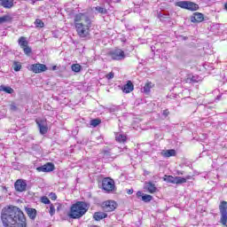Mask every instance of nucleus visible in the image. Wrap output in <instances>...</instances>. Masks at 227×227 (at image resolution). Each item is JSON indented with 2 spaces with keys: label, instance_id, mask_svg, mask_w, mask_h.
I'll use <instances>...</instances> for the list:
<instances>
[{
  "label": "nucleus",
  "instance_id": "dca6fc26",
  "mask_svg": "<svg viewBox=\"0 0 227 227\" xmlns=\"http://www.w3.org/2000/svg\"><path fill=\"white\" fill-rule=\"evenodd\" d=\"M26 213L32 221L36 219V209L31 207H26Z\"/></svg>",
  "mask_w": 227,
  "mask_h": 227
},
{
  "label": "nucleus",
  "instance_id": "f257e3e1",
  "mask_svg": "<svg viewBox=\"0 0 227 227\" xmlns=\"http://www.w3.org/2000/svg\"><path fill=\"white\" fill-rule=\"evenodd\" d=\"M4 227H26V216L20 208L17 207H9L1 215Z\"/></svg>",
  "mask_w": 227,
  "mask_h": 227
},
{
  "label": "nucleus",
  "instance_id": "b1692460",
  "mask_svg": "<svg viewBox=\"0 0 227 227\" xmlns=\"http://www.w3.org/2000/svg\"><path fill=\"white\" fill-rule=\"evenodd\" d=\"M1 5L4 8H12L13 7V0H4L3 3H1Z\"/></svg>",
  "mask_w": 227,
  "mask_h": 227
},
{
  "label": "nucleus",
  "instance_id": "aec40b11",
  "mask_svg": "<svg viewBox=\"0 0 227 227\" xmlns=\"http://www.w3.org/2000/svg\"><path fill=\"white\" fill-rule=\"evenodd\" d=\"M186 10H190L191 12H196V10H200V5L194 4V2L188 1Z\"/></svg>",
  "mask_w": 227,
  "mask_h": 227
},
{
  "label": "nucleus",
  "instance_id": "2f4dec72",
  "mask_svg": "<svg viewBox=\"0 0 227 227\" xmlns=\"http://www.w3.org/2000/svg\"><path fill=\"white\" fill-rule=\"evenodd\" d=\"M96 12H98V13L106 14V13H107V9H106L104 7L97 6Z\"/></svg>",
  "mask_w": 227,
  "mask_h": 227
},
{
  "label": "nucleus",
  "instance_id": "72a5a7b5",
  "mask_svg": "<svg viewBox=\"0 0 227 227\" xmlns=\"http://www.w3.org/2000/svg\"><path fill=\"white\" fill-rule=\"evenodd\" d=\"M22 49H23L24 54H26L27 56H29V54L33 52V51L31 50V47L29 46H25V48H22Z\"/></svg>",
  "mask_w": 227,
  "mask_h": 227
},
{
  "label": "nucleus",
  "instance_id": "4c0bfd02",
  "mask_svg": "<svg viewBox=\"0 0 227 227\" xmlns=\"http://www.w3.org/2000/svg\"><path fill=\"white\" fill-rule=\"evenodd\" d=\"M49 198H50V200H52L53 201H56V200H58V195H56V193H54V192H51L49 194Z\"/></svg>",
  "mask_w": 227,
  "mask_h": 227
},
{
  "label": "nucleus",
  "instance_id": "f704fd0d",
  "mask_svg": "<svg viewBox=\"0 0 227 227\" xmlns=\"http://www.w3.org/2000/svg\"><path fill=\"white\" fill-rule=\"evenodd\" d=\"M8 20H10V16L8 15L0 17V24H4V22H8Z\"/></svg>",
  "mask_w": 227,
  "mask_h": 227
},
{
  "label": "nucleus",
  "instance_id": "0eeeda50",
  "mask_svg": "<svg viewBox=\"0 0 227 227\" xmlns=\"http://www.w3.org/2000/svg\"><path fill=\"white\" fill-rule=\"evenodd\" d=\"M108 54L110 58L115 61H121V59H125V51L121 49L113 50Z\"/></svg>",
  "mask_w": 227,
  "mask_h": 227
},
{
  "label": "nucleus",
  "instance_id": "a211bd4d",
  "mask_svg": "<svg viewBox=\"0 0 227 227\" xmlns=\"http://www.w3.org/2000/svg\"><path fill=\"white\" fill-rule=\"evenodd\" d=\"M123 93H130L131 91H134V84H132V82L129 81L127 84H125L122 88Z\"/></svg>",
  "mask_w": 227,
  "mask_h": 227
},
{
  "label": "nucleus",
  "instance_id": "9d476101",
  "mask_svg": "<svg viewBox=\"0 0 227 227\" xmlns=\"http://www.w3.org/2000/svg\"><path fill=\"white\" fill-rule=\"evenodd\" d=\"M14 187L18 192H24V191H26V187H27V184L26 181L19 179L14 184Z\"/></svg>",
  "mask_w": 227,
  "mask_h": 227
},
{
  "label": "nucleus",
  "instance_id": "e433bc0d",
  "mask_svg": "<svg viewBox=\"0 0 227 227\" xmlns=\"http://www.w3.org/2000/svg\"><path fill=\"white\" fill-rule=\"evenodd\" d=\"M56 214V207L53 204L50 205V215H54Z\"/></svg>",
  "mask_w": 227,
  "mask_h": 227
},
{
  "label": "nucleus",
  "instance_id": "c9c22d12",
  "mask_svg": "<svg viewBox=\"0 0 227 227\" xmlns=\"http://www.w3.org/2000/svg\"><path fill=\"white\" fill-rule=\"evenodd\" d=\"M42 203H44V205H51V200L46 196L41 198Z\"/></svg>",
  "mask_w": 227,
  "mask_h": 227
},
{
  "label": "nucleus",
  "instance_id": "c03bdc74",
  "mask_svg": "<svg viewBox=\"0 0 227 227\" xmlns=\"http://www.w3.org/2000/svg\"><path fill=\"white\" fill-rule=\"evenodd\" d=\"M52 70H56V66H54V67H52Z\"/></svg>",
  "mask_w": 227,
  "mask_h": 227
},
{
  "label": "nucleus",
  "instance_id": "1a4fd4ad",
  "mask_svg": "<svg viewBox=\"0 0 227 227\" xmlns=\"http://www.w3.org/2000/svg\"><path fill=\"white\" fill-rule=\"evenodd\" d=\"M31 72L34 74H42V72H46L48 70L47 66L45 64H33L30 66Z\"/></svg>",
  "mask_w": 227,
  "mask_h": 227
},
{
  "label": "nucleus",
  "instance_id": "423d86ee",
  "mask_svg": "<svg viewBox=\"0 0 227 227\" xmlns=\"http://www.w3.org/2000/svg\"><path fill=\"white\" fill-rule=\"evenodd\" d=\"M102 187L106 192H114V189L116 188L114 180L110 177H105L102 181Z\"/></svg>",
  "mask_w": 227,
  "mask_h": 227
},
{
  "label": "nucleus",
  "instance_id": "4468645a",
  "mask_svg": "<svg viewBox=\"0 0 227 227\" xmlns=\"http://www.w3.org/2000/svg\"><path fill=\"white\" fill-rule=\"evenodd\" d=\"M162 157H165V159H168V157H175L176 155V151L175 149H169V150H163L161 152Z\"/></svg>",
  "mask_w": 227,
  "mask_h": 227
},
{
  "label": "nucleus",
  "instance_id": "393cba45",
  "mask_svg": "<svg viewBox=\"0 0 227 227\" xmlns=\"http://www.w3.org/2000/svg\"><path fill=\"white\" fill-rule=\"evenodd\" d=\"M115 139L118 141V143H125V141H127V136L123 134H117L115 136Z\"/></svg>",
  "mask_w": 227,
  "mask_h": 227
},
{
  "label": "nucleus",
  "instance_id": "412c9836",
  "mask_svg": "<svg viewBox=\"0 0 227 227\" xmlns=\"http://www.w3.org/2000/svg\"><path fill=\"white\" fill-rule=\"evenodd\" d=\"M95 221H102V219H106L107 215L105 212H96L93 215Z\"/></svg>",
  "mask_w": 227,
  "mask_h": 227
},
{
  "label": "nucleus",
  "instance_id": "6e6552de",
  "mask_svg": "<svg viewBox=\"0 0 227 227\" xmlns=\"http://www.w3.org/2000/svg\"><path fill=\"white\" fill-rule=\"evenodd\" d=\"M117 207L118 203H116L114 200H106L102 203V208L104 212H114Z\"/></svg>",
  "mask_w": 227,
  "mask_h": 227
},
{
  "label": "nucleus",
  "instance_id": "5701e85b",
  "mask_svg": "<svg viewBox=\"0 0 227 227\" xmlns=\"http://www.w3.org/2000/svg\"><path fill=\"white\" fill-rule=\"evenodd\" d=\"M152 88H153V83H152V82H146L143 88V93L148 95Z\"/></svg>",
  "mask_w": 227,
  "mask_h": 227
},
{
  "label": "nucleus",
  "instance_id": "cd10ccee",
  "mask_svg": "<svg viewBox=\"0 0 227 227\" xmlns=\"http://www.w3.org/2000/svg\"><path fill=\"white\" fill-rule=\"evenodd\" d=\"M12 67L14 72H20L22 69V64H20V62L14 61Z\"/></svg>",
  "mask_w": 227,
  "mask_h": 227
},
{
  "label": "nucleus",
  "instance_id": "2eb2a0df",
  "mask_svg": "<svg viewBox=\"0 0 227 227\" xmlns=\"http://www.w3.org/2000/svg\"><path fill=\"white\" fill-rule=\"evenodd\" d=\"M145 189L150 192V194H153L154 192H157V187L155 184L152 182L145 183Z\"/></svg>",
  "mask_w": 227,
  "mask_h": 227
},
{
  "label": "nucleus",
  "instance_id": "a18cd8bd",
  "mask_svg": "<svg viewBox=\"0 0 227 227\" xmlns=\"http://www.w3.org/2000/svg\"><path fill=\"white\" fill-rule=\"evenodd\" d=\"M57 210H59V206L57 207Z\"/></svg>",
  "mask_w": 227,
  "mask_h": 227
},
{
  "label": "nucleus",
  "instance_id": "37998d69",
  "mask_svg": "<svg viewBox=\"0 0 227 227\" xmlns=\"http://www.w3.org/2000/svg\"><path fill=\"white\" fill-rule=\"evenodd\" d=\"M224 8L225 10H227V3L224 4Z\"/></svg>",
  "mask_w": 227,
  "mask_h": 227
},
{
  "label": "nucleus",
  "instance_id": "ddd939ff",
  "mask_svg": "<svg viewBox=\"0 0 227 227\" xmlns=\"http://www.w3.org/2000/svg\"><path fill=\"white\" fill-rule=\"evenodd\" d=\"M137 198H142V201H145V203H150L153 200L152 195L145 194L142 192H137Z\"/></svg>",
  "mask_w": 227,
  "mask_h": 227
},
{
  "label": "nucleus",
  "instance_id": "de8ad7c7",
  "mask_svg": "<svg viewBox=\"0 0 227 227\" xmlns=\"http://www.w3.org/2000/svg\"><path fill=\"white\" fill-rule=\"evenodd\" d=\"M0 1H1V3H3L4 0H0Z\"/></svg>",
  "mask_w": 227,
  "mask_h": 227
},
{
  "label": "nucleus",
  "instance_id": "c756f323",
  "mask_svg": "<svg viewBox=\"0 0 227 227\" xmlns=\"http://www.w3.org/2000/svg\"><path fill=\"white\" fill-rule=\"evenodd\" d=\"M82 67L79 64H73L71 66V69L73 72L79 73L81 72Z\"/></svg>",
  "mask_w": 227,
  "mask_h": 227
},
{
  "label": "nucleus",
  "instance_id": "49530a36",
  "mask_svg": "<svg viewBox=\"0 0 227 227\" xmlns=\"http://www.w3.org/2000/svg\"><path fill=\"white\" fill-rule=\"evenodd\" d=\"M90 227H97V225H92V226H90Z\"/></svg>",
  "mask_w": 227,
  "mask_h": 227
},
{
  "label": "nucleus",
  "instance_id": "f8f14e48",
  "mask_svg": "<svg viewBox=\"0 0 227 227\" xmlns=\"http://www.w3.org/2000/svg\"><path fill=\"white\" fill-rule=\"evenodd\" d=\"M37 171H54L55 168L52 162H48L43 166L38 167Z\"/></svg>",
  "mask_w": 227,
  "mask_h": 227
},
{
  "label": "nucleus",
  "instance_id": "39448f33",
  "mask_svg": "<svg viewBox=\"0 0 227 227\" xmlns=\"http://www.w3.org/2000/svg\"><path fill=\"white\" fill-rule=\"evenodd\" d=\"M219 210H220V223L226 226L227 224V201L222 200L219 205Z\"/></svg>",
  "mask_w": 227,
  "mask_h": 227
},
{
  "label": "nucleus",
  "instance_id": "9b49d317",
  "mask_svg": "<svg viewBox=\"0 0 227 227\" xmlns=\"http://www.w3.org/2000/svg\"><path fill=\"white\" fill-rule=\"evenodd\" d=\"M205 20V16L200 12H194L192 16H191V22L198 23L203 22Z\"/></svg>",
  "mask_w": 227,
  "mask_h": 227
},
{
  "label": "nucleus",
  "instance_id": "7ed1b4c3",
  "mask_svg": "<svg viewBox=\"0 0 227 227\" xmlns=\"http://www.w3.org/2000/svg\"><path fill=\"white\" fill-rule=\"evenodd\" d=\"M86 212H88V204L84 201H77L71 206L67 215L70 219H81Z\"/></svg>",
  "mask_w": 227,
  "mask_h": 227
},
{
  "label": "nucleus",
  "instance_id": "f03ea898",
  "mask_svg": "<svg viewBox=\"0 0 227 227\" xmlns=\"http://www.w3.org/2000/svg\"><path fill=\"white\" fill-rule=\"evenodd\" d=\"M74 24L80 38H86L91 27V16L88 12H80L74 16Z\"/></svg>",
  "mask_w": 227,
  "mask_h": 227
},
{
  "label": "nucleus",
  "instance_id": "ea45409f",
  "mask_svg": "<svg viewBox=\"0 0 227 227\" xmlns=\"http://www.w3.org/2000/svg\"><path fill=\"white\" fill-rule=\"evenodd\" d=\"M162 114H163V116H169V110H168V109L163 110Z\"/></svg>",
  "mask_w": 227,
  "mask_h": 227
},
{
  "label": "nucleus",
  "instance_id": "58836bf2",
  "mask_svg": "<svg viewBox=\"0 0 227 227\" xmlns=\"http://www.w3.org/2000/svg\"><path fill=\"white\" fill-rule=\"evenodd\" d=\"M106 77L108 81H111V79H114V73L110 72L108 74L106 75Z\"/></svg>",
  "mask_w": 227,
  "mask_h": 227
},
{
  "label": "nucleus",
  "instance_id": "20e7f679",
  "mask_svg": "<svg viewBox=\"0 0 227 227\" xmlns=\"http://www.w3.org/2000/svg\"><path fill=\"white\" fill-rule=\"evenodd\" d=\"M164 182H167V184H185L187 180H191V176H188L186 177H180V176H176L174 177L173 176H168L165 175L163 177Z\"/></svg>",
  "mask_w": 227,
  "mask_h": 227
},
{
  "label": "nucleus",
  "instance_id": "473e14b6",
  "mask_svg": "<svg viewBox=\"0 0 227 227\" xmlns=\"http://www.w3.org/2000/svg\"><path fill=\"white\" fill-rule=\"evenodd\" d=\"M35 27H43L44 23H43V21H42V20L37 19L35 21Z\"/></svg>",
  "mask_w": 227,
  "mask_h": 227
},
{
  "label": "nucleus",
  "instance_id": "a19ab883",
  "mask_svg": "<svg viewBox=\"0 0 227 227\" xmlns=\"http://www.w3.org/2000/svg\"><path fill=\"white\" fill-rule=\"evenodd\" d=\"M127 194H134V190L133 189L127 190Z\"/></svg>",
  "mask_w": 227,
  "mask_h": 227
},
{
  "label": "nucleus",
  "instance_id": "6ab92c4d",
  "mask_svg": "<svg viewBox=\"0 0 227 227\" xmlns=\"http://www.w3.org/2000/svg\"><path fill=\"white\" fill-rule=\"evenodd\" d=\"M36 124H37L38 129L40 130V134H42V135L47 134L48 128H47V126H45V124H43V121H36Z\"/></svg>",
  "mask_w": 227,
  "mask_h": 227
},
{
  "label": "nucleus",
  "instance_id": "4be33fe9",
  "mask_svg": "<svg viewBox=\"0 0 227 227\" xmlns=\"http://www.w3.org/2000/svg\"><path fill=\"white\" fill-rule=\"evenodd\" d=\"M18 43L21 49H24L25 47H27V45H29V42H27V40L24 36L20 37Z\"/></svg>",
  "mask_w": 227,
  "mask_h": 227
},
{
  "label": "nucleus",
  "instance_id": "7c9ffc66",
  "mask_svg": "<svg viewBox=\"0 0 227 227\" xmlns=\"http://www.w3.org/2000/svg\"><path fill=\"white\" fill-rule=\"evenodd\" d=\"M100 123H101L100 119H93L90 121L91 127H98V125H100Z\"/></svg>",
  "mask_w": 227,
  "mask_h": 227
},
{
  "label": "nucleus",
  "instance_id": "c85d7f7f",
  "mask_svg": "<svg viewBox=\"0 0 227 227\" xmlns=\"http://www.w3.org/2000/svg\"><path fill=\"white\" fill-rule=\"evenodd\" d=\"M188 82H198L200 81V76L198 75H190L187 78Z\"/></svg>",
  "mask_w": 227,
  "mask_h": 227
},
{
  "label": "nucleus",
  "instance_id": "f3484780",
  "mask_svg": "<svg viewBox=\"0 0 227 227\" xmlns=\"http://www.w3.org/2000/svg\"><path fill=\"white\" fill-rule=\"evenodd\" d=\"M100 155L103 157V159H106L107 160H114V157L112 156L110 149L103 150Z\"/></svg>",
  "mask_w": 227,
  "mask_h": 227
},
{
  "label": "nucleus",
  "instance_id": "bb28decb",
  "mask_svg": "<svg viewBox=\"0 0 227 227\" xmlns=\"http://www.w3.org/2000/svg\"><path fill=\"white\" fill-rule=\"evenodd\" d=\"M187 4H188V1H179L176 3V6H178L179 8H183L184 10H187Z\"/></svg>",
  "mask_w": 227,
  "mask_h": 227
},
{
  "label": "nucleus",
  "instance_id": "79ce46f5",
  "mask_svg": "<svg viewBox=\"0 0 227 227\" xmlns=\"http://www.w3.org/2000/svg\"><path fill=\"white\" fill-rule=\"evenodd\" d=\"M11 109H12V111H17V106H16L15 105H12V106H11Z\"/></svg>",
  "mask_w": 227,
  "mask_h": 227
},
{
  "label": "nucleus",
  "instance_id": "a878e982",
  "mask_svg": "<svg viewBox=\"0 0 227 227\" xmlns=\"http://www.w3.org/2000/svg\"><path fill=\"white\" fill-rule=\"evenodd\" d=\"M0 90L2 91H4L5 93H9L10 95H12V93H13V91H14L12 87L4 86V85H2L0 87Z\"/></svg>",
  "mask_w": 227,
  "mask_h": 227
}]
</instances>
